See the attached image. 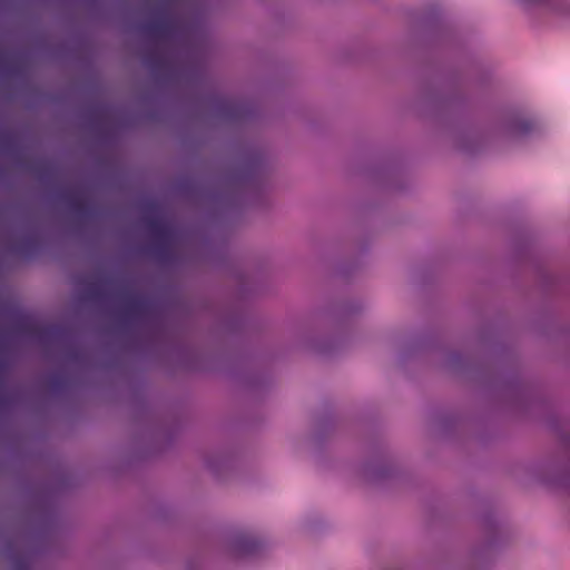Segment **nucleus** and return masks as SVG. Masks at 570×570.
I'll use <instances>...</instances> for the list:
<instances>
[{"label":"nucleus","instance_id":"1","mask_svg":"<svg viewBox=\"0 0 570 570\" xmlns=\"http://www.w3.org/2000/svg\"><path fill=\"white\" fill-rule=\"evenodd\" d=\"M146 223L148 230L157 239L158 252H165L166 244L171 236V229L169 224L164 219L157 217L147 218Z\"/></svg>","mask_w":570,"mask_h":570},{"label":"nucleus","instance_id":"2","mask_svg":"<svg viewBox=\"0 0 570 570\" xmlns=\"http://www.w3.org/2000/svg\"><path fill=\"white\" fill-rule=\"evenodd\" d=\"M174 24L173 19L161 18L147 21L141 28L145 33L154 39H165L173 32Z\"/></svg>","mask_w":570,"mask_h":570},{"label":"nucleus","instance_id":"3","mask_svg":"<svg viewBox=\"0 0 570 570\" xmlns=\"http://www.w3.org/2000/svg\"><path fill=\"white\" fill-rule=\"evenodd\" d=\"M146 311V303L139 297H129L122 308L126 317L136 318L141 316Z\"/></svg>","mask_w":570,"mask_h":570},{"label":"nucleus","instance_id":"4","mask_svg":"<svg viewBox=\"0 0 570 570\" xmlns=\"http://www.w3.org/2000/svg\"><path fill=\"white\" fill-rule=\"evenodd\" d=\"M534 122L532 120L524 119L517 124L515 131H518L519 134H528L532 130Z\"/></svg>","mask_w":570,"mask_h":570},{"label":"nucleus","instance_id":"5","mask_svg":"<svg viewBox=\"0 0 570 570\" xmlns=\"http://www.w3.org/2000/svg\"><path fill=\"white\" fill-rule=\"evenodd\" d=\"M69 198H70V204H71L73 209L78 210V209L81 208L82 204H81V202H80V199L78 197L71 195Z\"/></svg>","mask_w":570,"mask_h":570},{"label":"nucleus","instance_id":"6","mask_svg":"<svg viewBox=\"0 0 570 570\" xmlns=\"http://www.w3.org/2000/svg\"><path fill=\"white\" fill-rule=\"evenodd\" d=\"M255 544H256V543H255L254 541H252V540H246V541L244 542V550H245V552H252V551L254 550Z\"/></svg>","mask_w":570,"mask_h":570}]
</instances>
